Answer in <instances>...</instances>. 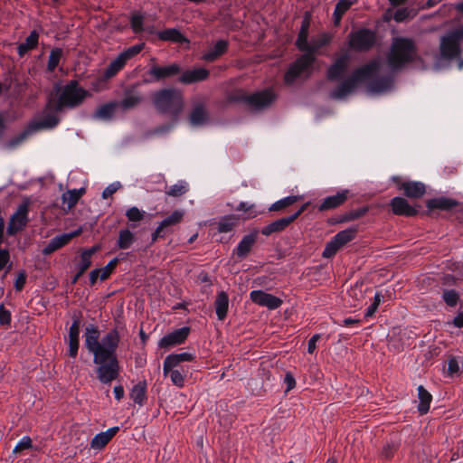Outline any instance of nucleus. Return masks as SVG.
Returning <instances> with one entry per match:
<instances>
[{
	"label": "nucleus",
	"mask_w": 463,
	"mask_h": 463,
	"mask_svg": "<svg viewBox=\"0 0 463 463\" xmlns=\"http://www.w3.org/2000/svg\"><path fill=\"white\" fill-rule=\"evenodd\" d=\"M85 346L93 354V363L98 365L97 377L102 383L109 384L119 375V365L116 351L120 341L117 329H111L100 338L99 330L89 325L84 333Z\"/></svg>",
	"instance_id": "obj_1"
},
{
	"label": "nucleus",
	"mask_w": 463,
	"mask_h": 463,
	"mask_svg": "<svg viewBox=\"0 0 463 463\" xmlns=\"http://www.w3.org/2000/svg\"><path fill=\"white\" fill-rule=\"evenodd\" d=\"M384 66L381 58L372 60L354 70L348 79L331 91L330 97L335 99H344L353 94L365 81H369L367 92L370 94H380L391 90L393 85V78L389 75L380 77L384 71Z\"/></svg>",
	"instance_id": "obj_2"
},
{
	"label": "nucleus",
	"mask_w": 463,
	"mask_h": 463,
	"mask_svg": "<svg viewBox=\"0 0 463 463\" xmlns=\"http://www.w3.org/2000/svg\"><path fill=\"white\" fill-rule=\"evenodd\" d=\"M463 43V25L447 32L440 37L439 54L434 56L432 67L439 70L461 54V43Z\"/></svg>",
	"instance_id": "obj_3"
},
{
	"label": "nucleus",
	"mask_w": 463,
	"mask_h": 463,
	"mask_svg": "<svg viewBox=\"0 0 463 463\" xmlns=\"http://www.w3.org/2000/svg\"><path fill=\"white\" fill-rule=\"evenodd\" d=\"M417 49L413 40L405 37L392 39L390 52L387 55V65L391 71H396L406 64L415 61Z\"/></svg>",
	"instance_id": "obj_4"
},
{
	"label": "nucleus",
	"mask_w": 463,
	"mask_h": 463,
	"mask_svg": "<svg viewBox=\"0 0 463 463\" xmlns=\"http://www.w3.org/2000/svg\"><path fill=\"white\" fill-rule=\"evenodd\" d=\"M307 33L299 32L296 44L299 50L307 51V52L299 57L288 68L284 77L287 84H292L298 79L307 77L311 73L315 57L311 53L310 43L307 42Z\"/></svg>",
	"instance_id": "obj_5"
},
{
	"label": "nucleus",
	"mask_w": 463,
	"mask_h": 463,
	"mask_svg": "<svg viewBox=\"0 0 463 463\" xmlns=\"http://www.w3.org/2000/svg\"><path fill=\"white\" fill-rule=\"evenodd\" d=\"M90 96V93L81 88L78 81L71 80L60 90L55 110L59 111L63 108L72 109L78 107Z\"/></svg>",
	"instance_id": "obj_6"
},
{
	"label": "nucleus",
	"mask_w": 463,
	"mask_h": 463,
	"mask_svg": "<svg viewBox=\"0 0 463 463\" xmlns=\"http://www.w3.org/2000/svg\"><path fill=\"white\" fill-rule=\"evenodd\" d=\"M154 104L161 112L176 117L183 109L184 100L181 91L165 89L154 94Z\"/></svg>",
	"instance_id": "obj_7"
},
{
	"label": "nucleus",
	"mask_w": 463,
	"mask_h": 463,
	"mask_svg": "<svg viewBox=\"0 0 463 463\" xmlns=\"http://www.w3.org/2000/svg\"><path fill=\"white\" fill-rule=\"evenodd\" d=\"M145 47V43L135 44L122 52H120L115 59H113L104 71L103 77L108 80L114 77L120 71L130 59L137 55Z\"/></svg>",
	"instance_id": "obj_8"
},
{
	"label": "nucleus",
	"mask_w": 463,
	"mask_h": 463,
	"mask_svg": "<svg viewBox=\"0 0 463 463\" xmlns=\"http://www.w3.org/2000/svg\"><path fill=\"white\" fill-rule=\"evenodd\" d=\"M29 200H24L11 215L6 230L9 235H14L26 226L29 222Z\"/></svg>",
	"instance_id": "obj_9"
},
{
	"label": "nucleus",
	"mask_w": 463,
	"mask_h": 463,
	"mask_svg": "<svg viewBox=\"0 0 463 463\" xmlns=\"http://www.w3.org/2000/svg\"><path fill=\"white\" fill-rule=\"evenodd\" d=\"M375 42V34L368 29H360L349 35L348 45L351 49L356 51H366L370 49Z\"/></svg>",
	"instance_id": "obj_10"
},
{
	"label": "nucleus",
	"mask_w": 463,
	"mask_h": 463,
	"mask_svg": "<svg viewBox=\"0 0 463 463\" xmlns=\"http://www.w3.org/2000/svg\"><path fill=\"white\" fill-rule=\"evenodd\" d=\"M130 24L135 33H146L148 34L156 33L154 21L150 15L141 13H134L131 15Z\"/></svg>",
	"instance_id": "obj_11"
},
{
	"label": "nucleus",
	"mask_w": 463,
	"mask_h": 463,
	"mask_svg": "<svg viewBox=\"0 0 463 463\" xmlns=\"http://www.w3.org/2000/svg\"><path fill=\"white\" fill-rule=\"evenodd\" d=\"M163 373L165 376H169L171 382L176 387L182 388L184 386L185 378L189 373L188 366L178 365L167 366L166 361L163 363Z\"/></svg>",
	"instance_id": "obj_12"
},
{
	"label": "nucleus",
	"mask_w": 463,
	"mask_h": 463,
	"mask_svg": "<svg viewBox=\"0 0 463 463\" xmlns=\"http://www.w3.org/2000/svg\"><path fill=\"white\" fill-rule=\"evenodd\" d=\"M250 298L253 303L270 310L279 307L282 304V300L279 298L263 290H252Z\"/></svg>",
	"instance_id": "obj_13"
},
{
	"label": "nucleus",
	"mask_w": 463,
	"mask_h": 463,
	"mask_svg": "<svg viewBox=\"0 0 463 463\" xmlns=\"http://www.w3.org/2000/svg\"><path fill=\"white\" fill-rule=\"evenodd\" d=\"M190 329L187 326L178 328L165 335H164L158 342L160 348H169L180 345L185 341L189 335Z\"/></svg>",
	"instance_id": "obj_14"
},
{
	"label": "nucleus",
	"mask_w": 463,
	"mask_h": 463,
	"mask_svg": "<svg viewBox=\"0 0 463 463\" xmlns=\"http://www.w3.org/2000/svg\"><path fill=\"white\" fill-rule=\"evenodd\" d=\"M179 71L180 67L175 63L164 67L153 65L147 72L150 78L146 79L145 82L158 81L160 80L175 75Z\"/></svg>",
	"instance_id": "obj_15"
},
{
	"label": "nucleus",
	"mask_w": 463,
	"mask_h": 463,
	"mask_svg": "<svg viewBox=\"0 0 463 463\" xmlns=\"http://www.w3.org/2000/svg\"><path fill=\"white\" fill-rule=\"evenodd\" d=\"M275 99V94L270 90H265L257 93H254L247 98L249 105L256 109H263Z\"/></svg>",
	"instance_id": "obj_16"
},
{
	"label": "nucleus",
	"mask_w": 463,
	"mask_h": 463,
	"mask_svg": "<svg viewBox=\"0 0 463 463\" xmlns=\"http://www.w3.org/2000/svg\"><path fill=\"white\" fill-rule=\"evenodd\" d=\"M257 236V231L243 236L237 247L233 250V254H235L239 259H244L255 244Z\"/></svg>",
	"instance_id": "obj_17"
},
{
	"label": "nucleus",
	"mask_w": 463,
	"mask_h": 463,
	"mask_svg": "<svg viewBox=\"0 0 463 463\" xmlns=\"http://www.w3.org/2000/svg\"><path fill=\"white\" fill-rule=\"evenodd\" d=\"M50 109V105L47 106L44 112V116L38 121H33L29 124L33 133L41 129L53 128L59 123V118L55 113H48L47 110Z\"/></svg>",
	"instance_id": "obj_18"
},
{
	"label": "nucleus",
	"mask_w": 463,
	"mask_h": 463,
	"mask_svg": "<svg viewBox=\"0 0 463 463\" xmlns=\"http://www.w3.org/2000/svg\"><path fill=\"white\" fill-rule=\"evenodd\" d=\"M350 57L344 54L329 67L327 77L329 80H337L344 75L349 66Z\"/></svg>",
	"instance_id": "obj_19"
},
{
	"label": "nucleus",
	"mask_w": 463,
	"mask_h": 463,
	"mask_svg": "<svg viewBox=\"0 0 463 463\" xmlns=\"http://www.w3.org/2000/svg\"><path fill=\"white\" fill-rule=\"evenodd\" d=\"M348 190H341L334 195L327 196L323 200L322 203L319 206V210L326 211L340 206L345 202V200L348 197Z\"/></svg>",
	"instance_id": "obj_20"
},
{
	"label": "nucleus",
	"mask_w": 463,
	"mask_h": 463,
	"mask_svg": "<svg viewBox=\"0 0 463 463\" xmlns=\"http://www.w3.org/2000/svg\"><path fill=\"white\" fill-rule=\"evenodd\" d=\"M391 207L393 213L398 215L412 216L417 213V210L402 197H394L391 201Z\"/></svg>",
	"instance_id": "obj_21"
},
{
	"label": "nucleus",
	"mask_w": 463,
	"mask_h": 463,
	"mask_svg": "<svg viewBox=\"0 0 463 463\" xmlns=\"http://www.w3.org/2000/svg\"><path fill=\"white\" fill-rule=\"evenodd\" d=\"M142 100L143 98L141 94L136 90L131 89L126 90L123 99L120 102H118V105L123 110H128L136 108Z\"/></svg>",
	"instance_id": "obj_22"
},
{
	"label": "nucleus",
	"mask_w": 463,
	"mask_h": 463,
	"mask_svg": "<svg viewBox=\"0 0 463 463\" xmlns=\"http://www.w3.org/2000/svg\"><path fill=\"white\" fill-rule=\"evenodd\" d=\"M209 76V71L204 68H196L184 71L179 80L185 84H190L203 80Z\"/></svg>",
	"instance_id": "obj_23"
},
{
	"label": "nucleus",
	"mask_w": 463,
	"mask_h": 463,
	"mask_svg": "<svg viewBox=\"0 0 463 463\" xmlns=\"http://www.w3.org/2000/svg\"><path fill=\"white\" fill-rule=\"evenodd\" d=\"M183 217H184L183 211L176 210V211L173 212L169 216L165 218L159 223V225L156 227V229L152 236L153 240L155 241L165 228L179 223L182 221Z\"/></svg>",
	"instance_id": "obj_24"
},
{
	"label": "nucleus",
	"mask_w": 463,
	"mask_h": 463,
	"mask_svg": "<svg viewBox=\"0 0 463 463\" xmlns=\"http://www.w3.org/2000/svg\"><path fill=\"white\" fill-rule=\"evenodd\" d=\"M228 42L225 40H219L215 44L203 54V60L207 61H213L222 56L228 48Z\"/></svg>",
	"instance_id": "obj_25"
},
{
	"label": "nucleus",
	"mask_w": 463,
	"mask_h": 463,
	"mask_svg": "<svg viewBox=\"0 0 463 463\" xmlns=\"http://www.w3.org/2000/svg\"><path fill=\"white\" fill-rule=\"evenodd\" d=\"M458 204V203L456 200L443 196L430 199L426 203L428 209L430 210H450L456 207Z\"/></svg>",
	"instance_id": "obj_26"
},
{
	"label": "nucleus",
	"mask_w": 463,
	"mask_h": 463,
	"mask_svg": "<svg viewBox=\"0 0 463 463\" xmlns=\"http://www.w3.org/2000/svg\"><path fill=\"white\" fill-rule=\"evenodd\" d=\"M401 189L408 197L419 198L425 194V185L420 182H404L401 185Z\"/></svg>",
	"instance_id": "obj_27"
},
{
	"label": "nucleus",
	"mask_w": 463,
	"mask_h": 463,
	"mask_svg": "<svg viewBox=\"0 0 463 463\" xmlns=\"http://www.w3.org/2000/svg\"><path fill=\"white\" fill-rule=\"evenodd\" d=\"M235 210L241 212V214H240L238 218H241L242 220L253 219L262 213L256 204L246 202H241Z\"/></svg>",
	"instance_id": "obj_28"
},
{
	"label": "nucleus",
	"mask_w": 463,
	"mask_h": 463,
	"mask_svg": "<svg viewBox=\"0 0 463 463\" xmlns=\"http://www.w3.org/2000/svg\"><path fill=\"white\" fill-rule=\"evenodd\" d=\"M129 396L135 403L142 406L146 401V383L142 381L135 384L130 391Z\"/></svg>",
	"instance_id": "obj_29"
},
{
	"label": "nucleus",
	"mask_w": 463,
	"mask_h": 463,
	"mask_svg": "<svg viewBox=\"0 0 463 463\" xmlns=\"http://www.w3.org/2000/svg\"><path fill=\"white\" fill-rule=\"evenodd\" d=\"M215 311L218 318L220 320H223L227 315L228 307H229V298L228 295L224 291H221L218 293L215 299Z\"/></svg>",
	"instance_id": "obj_30"
},
{
	"label": "nucleus",
	"mask_w": 463,
	"mask_h": 463,
	"mask_svg": "<svg viewBox=\"0 0 463 463\" xmlns=\"http://www.w3.org/2000/svg\"><path fill=\"white\" fill-rule=\"evenodd\" d=\"M418 397L420 400L418 411L420 414H425L430 410L432 396L422 385H420L418 387Z\"/></svg>",
	"instance_id": "obj_31"
},
{
	"label": "nucleus",
	"mask_w": 463,
	"mask_h": 463,
	"mask_svg": "<svg viewBox=\"0 0 463 463\" xmlns=\"http://www.w3.org/2000/svg\"><path fill=\"white\" fill-rule=\"evenodd\" d=\"M195 359V355L192 353L184 352L179 354H168L164 361H166L167 366H175V364L183 365L184 362H191Z\"/></svg>",
	"instance_id": "obj_32"
},
{
	"label": "nucleus",
	"mask_w": 463,
	"mask_h": 463,
	"mask_svg": "<svg viewBox=\"0 0 463 463\" xmlns=\"http://www.w3.org/2000/svg\"><path fill=\"white\" fill-rule=\"evenodd\" d=\"M118 107V102H109L101 105L95 112L94 117L102 120L111 119Z\"/></svg>",
	"instance_id": "obj_33"
},
{
	"label": "nucleus",
	"mask_w": 463,
	"mask_h": 463,
	"mask_svg": "<svg viewBox=\"0 0 463 463\" xmlns=\"http://www.w3.org/2000/svg\"><path fill=\"white\" fill-rule=\"evenodd\" d=\"M136 241L135 233L128 229L119 231L117 245L121 250L129 249Z\"/></svg>",
	"instance_id": "obj_34"
},
{
	"label": "nucleus",
	"mask_w": 463,
	"mask_h": 463,
	"mask_svg": "<svg viewBox=\"0 0 463 463\" xmlns=\"http://www.w3.org/2000/svg\"><path fill=\"white\" fill-rule=\"evenodd\" d=\"M208 120V115L203 106L199 105L194 108L190 115V123L194 127L203 126Z\"/></svg>",
	"instance_id": "obj_35"
},
{
	"label": "nucleus",
	"mask_w": 463,
	"mask_h": 463,
	"mask_svg": "<svg viewBox=\"0 0 463 463\" xmlns=\"http://www.w3.org/2000/svg\"><path fill=\"white\" fill-rule=\"evenodd\" d=\"M333 38V34L330 33L323 32L313 37L310 42L311 53L317 52L323 46L327 45Z\"/></svg>",
	"instance_id": "obj_36"
},
{
	"label": "nucleus",
	"mask_w": 463,
	"mask_h": 463,
	"mask_svg": "<svg viewBox=\"0 0 463 463\" xmlns=\"http://www.w3.org/2000/svg\"><path fill=\"white\" fill-rule=\"evenodd\" d=\"M84 193V188L69 190L62 194V203L67 204L68 208L70 209L78 203L79 199L83 195Z\"/></svg>",
	"instance_id": "obj_37"
},
{
	"label": "nucleus",
	"mask_w": 463,
	"mask_h": 463,
	"mask_svg": "<svg viewBox=\"0 0 463 463\" xmlns=\"http://www.w3.org/2000/svg\"><path fill=\"white\" fill-rule=\"evenodd\" d=\"M159 39L175 43L186 42V39L176 29L170 28L157 33Z\"/></svg>",
	"instance_id": "obj_38"
},
{
	"label": "nucleus",
	"mask_w": 463,
	"mask_h": 463,
	"mask_svg": "<svg viewBox=\"0 0 463 463\" xmlns=\"http://www.w3.org/2000/svg\"><path fill=\"white\" fill-rule=\"evenodd\" d=\"M353 5V2L350 0H340L335 7L334 11V24L338 25L343 15L350 9Z\"/></svg>",
	"instance_id": "obj_39"
},
{
	"label": "nucleus",
	"mask_w": 463,
	"mask_h": 463,
	"mask_svg": "<svg viewBox=\"0 0 463 463\" xmlns=\"http://www.w3.org/2000/svg\"><path fill=\"white\" fill-rule=\"evenodd\" d=\"M237 219L238 218L234 215H226L221 218L216 223L218 232L223 233L232 231L236 224Z\"/></svg>",
	"instance_id": "obj_40"
},
{
	"label": "nucleus",
	"mask_w": 463,
	"mask_h": 463,
	"mask_svg": "<svg viewBox=\"0 0 463 463\" xmlns=\"http://www.w3.org/2000/svg\"><path fill=\"white\" fill-rule=\"evenodd\" d=\"M33 134V129L28 125V127L18 136L14 137V138L10 139L5 144V147L7 149H13L16 146H18L20 144H22L29 136Z\"/></svg>",
	"instance_id": "obj_41"
},
{
	"label": "nucleus",
	"mask_w": 463,
	"mask_h": 463,
	"mask_svg": "<svg viewBox=\"0 0 463 463\" xmlns=\"http://www.w3.org/2000/svg\"><path fill=\"white\" fill-rule=\"evenodd\" d=\"M187 191H188V184L184 180H180L176 184L169 186L165 190V194L172 197H179V196L184 194Z\"/></svg>",
	"instance_id": "obj_42"
},
{
	"label": "nucleus",
	"mask_w": 463,
	"mask_h": 463,
	"mask_svg": "<svg viewBox=\"0 0 463 463\" xmlns=\"http://www.w3.org/2000/svg\"><path fill=\"white\" fill-rule=\"evenodd\" d=\"M301 197L297 195H291L284 197L277 202H275L271 206L269 207V211H279L285 207H288L294 203H296L298 200H299Z\"/></svg>",
	"instance_id": "obj_43"
},
{
	"label": "nucleus",
	"mask_w": 463,
	"mask_h": 463,
	"mask_svg": "<svg viewBox=\"0 0 463 463\" xmlns=\"http://www.w3.org/2000/svg\"><path fill=\"white\" fill-rule=\"evenodd\" d=\"M354 238V232L351 230L341 231L336 233L332 239L340 246L343 247L345 243L352 241Z\"/></svg>",
	"instance_id": "obj_44"
},
{
	"label": "nucleus",
	"mask_w": 463,
	"mask_h": 463,
	"mask_svg": "<svg viewBox=\"0 0 463 463\" xmlns=\"http://www.w3.org/2000/svg\"><path fill=\"white\" fill-rule=\"evenodd\" d=\"M348 296L350 298H354V301L350 302V304L354 307H358L364 298V293L363 291V288H362V287H358V286L352 288L348 291Z\"/></svg>",
	"instance_id": "obj_45"
},
{
	"label": "nucleus",
	"mask_w": 463,
	"mask_h": 463,
	"mask_svg": "<svg viewBox=\"0 0 463 463\" xmlns=\"http://www.w3.org/2000/svg\"><path fill=\"white\" fill-rule=\"evenodd\" d=\"M80 233H81V229L80 228V229H78L74 232H69V233H63V234L57 235L53 239L58 243V246H60L61 248V247L65 246L66 244H68L72 238L80 235Z\"/></svg>",
	"instance_id": "obj_46"
},
{
	"label": "nucleus",
	"mask_w": 463,
	"mask_h": 463,
	"mask_svg": "<svg viewBox=\"0 0 463 463\" xmlns=\"http://www.w3.org/2000/svg\"><path fill=\"white\" fill-rule=\"evenodd\" d=\"M91 265V257L89 253L83 250L80 256V261L77 264V269H79V275H82Z\"/></svg>",
	"instance_id": "obj_47"
},
{
	"label": "nucleus",
	"mask_w": 463,
	"mask_h": 463,
	"mask_svg": "<svg viewBox=\"0 0 463 463\" xmlns=\"http://www.w3.org/2000/svg\"><path fill=\"white\" fill-rule=\"evenodd\" d=\"M109 439H108L107 435H105L104 432H99L91 439L90 447L94 449H100L104 448L109 443Z\"/></svg>",
	"instance_id": "obj_48"
},
{
	"label": "nucleus",
	"mask_w": 463,
	"mask_h": 463,
	"mask_svg": "<svg viewBox=\"0 0 463 463\" xmlns=\"http://www.w3.org/2000/svg\"><path fill=\"white\" fill-rule=\"evenodd\" d=\"M146 212L139 210L137 207L133 206L127 210L126 216L129 222H139L145 216Z\"/></svg>",
	"instance_id": "obj_49"
},
{
	"label": "nucleus",
	"mask_w": 463,
	"mask_h": 463,
	"mask_svg": "<svg viewBox=\"0 0 463 463\" xmlns=\"http://www.w3.org/2000/svg\"><path fill=\"white\" fill-rule=\"evenodd\" d=\"M415 13L412 9H409L407 7H402L397 9L393 14V19L396 22H402L408 18L413 17Z\"/></svg>",
	"instance_id": "obj_50"
},
{
	"label": "nucleus",
	"mask_w": 463,
	"mask_h": 463,
	"mask_svg": "<svg viewBox=\"0 0 463 463\" xmlns=\"http://www.w3.org/2000/svg\"><path fill=\"white\" fill-rule=\"evenodd\" d=\"M61 55L62 51L61 49H54L51 52L48 61V69L50 71H53L58 66Z\"/></svg>",
	"instance_id": "obj_51"
},
{
	"label": "nucleus",
	"mask_w": 463,
	"mask_h": 463,
	"mask_svg": "<svg viewBox=\"0 0 463 463\" xmlns=\"http://www.w3.org/2000/svg\"><path fill=\"white\" fill-rule=\"evenodd\" d=\"M443 300L449 307H455L458 300V294L455 290H445L442 295Z\"/></svg>",
	"instance_id": "obj_52"
},
{
	"label": "nucleus",
	"mask_w": 463,
	"mask_h": 463,
	"mask_svg": "<svg viewBox=\"0 0 463 463\" xmlns=\"http://www.w3.org/2000/svg\"><path fill=\"white\" fill-rule=\"evenodd\" d=\"M341 247L332 239L328 241L324 249L323 257L331 258Z\"/></svg>",
	"instance_id": "obj_53"
},
{
	"label": "nucleus",
	"mask_w": 463,
	"mask_h": 463,
	"mask_svg": "<svg viewBox=\"0 0 463 463\" xmlns=\"http://www.w3.org/2000/svg\"><path fill=\"white\" fill-rule=\"evenodd\" d=\"M294 220L291 216L276 220L275 222H271L273 225L272 228H274L275 232H280L284 230L287 226H288Z\"/></svg>",
	"instance_id": "obj_54"
},
{
	"label": "nucleus",
	"mask_w": 463,
	"mask_h": 463,
	"mask_svg": "<svg viewBox=\"0 0 463 463\" xmlns=\"http://www.w3.org/2000/svg\"><path fill=\"white\" fill-rule=\"evenodd\" d=\"M118 263V259L115 258L111 260L104 268L99 269H100V279L105 280L109 277L112 270L116 268Z\"/></svg>",
	"instance_id": "obj_55"
},
{
	"label": "nucleus",
	"mask_w": 463,
	"mask_h": 463,
	"mask_svg": "<svg viewBox=\"0 0 463 463\" xmlns=\"http://www.w3.org/2000/svg\"><path fill=\"white\" fill-rule=\"evenodd\" d=\"M39 35L36 31H32L26 37L25 42L23 43L29 50L33 49L38 44Z\"/></svg>",
	"instance_id": "obj_56"
},
{
	"label": "nucleus",
	"mask_w": 463,
	"mask_h": 463,
	"mask_svg": "<svg viewBox=\"0 0 463 463\" xmlns=\"http://www.w3.org/2000/svg\"><path fill=\"white\" fill-rule=\"evenodd\" d=\"M80 326L79 322L75 320L69 329V340L79 341Z\"/></svg>",
	"instance_id": "obj_57"
},
{
	"label": "nucleus",
	"mask_w": 463,
	"mask_h": 463,
	"mask_svg": "<svg viewBox=\"0 0 463 463\" xmlns=\"http://www.w3.org/2000/svg\"><path fill=\"white\" fill-rule=\"evenodd\" d=\"M31 447H32V440H31L30 437L24 436L17 443L14 451H21V450L29 449Z\"/></svg>",
	"instance_id": "obj_58"
},
{
	"label": "nucleus",
	"mask_w": 463,
	"mask_h": 463,
	"mask_svg": "<svg viewBox=\"0 0 463 463\" xmlns=\"http://www.w3.org/2000/svg\"><path fill=\"white\" fill-rule=\"evenodd\" d=\"M120 187V184L118 182L112 183L109 185H108L102 192V197L104 199L109 198L114 193L118 191V189Z\"/></svg>",
	"instance_id": "obj_59"
},
{
	"label": "nucleus",
	"mask_w": 463,
	"mask_h": 463,
	"mask_svg": "<svg viewBox=\"0 0 463 463\" xmlns=\"http://www.w3.org/2000/svg\"><path fill=\"white\" fill-rule=\"evenodd\" d=\"M446 325H453L458 328L463 327V309L458 312L457 316L453 318L452 321L446 322Z\"/></svg>",
	"instance_id": "obj_60"
},
{
	"label": "nucleus",
	"mask_w": 463,
	"mask_h": 463,
	"mask_svg": "<svg viewBox=\"0 0 463 463\" xmlns=\"http://www.w3.org/2000/svg\"><path fill=\"white\" fill-rule=\"evenodd\" d=\"M11 322V314L10 312L4 307L3 305L0 306V324L8 325Z\"/></svg>",
	"instance_id": "obj_61"
},
{
	"label": "nucleus",
	"mask_w": 463,
	"mask_h": 463,
	"mask_svg": "<svg viewBox=\"0 0 463 463\" xmlns=\"http://www.w3.org/2000/svg\"><path fill=\"white\" fill-rule=\"evenodd\" d=\"M61 249L60 246H58V243L55 241V240L52 238L49 243L43 248V253L44 255H49L52 252H54L55 250Z\"/></svg>",
	"instance_id": "obj_62"
},
{
	"label": "nucleus",
	"mask_w": 463,
	"mask_h": 463,
	"mask_svg": "<svg viewBox=\"0 0 463 463\" xmlns=\"http://www.w3.org/2000/svg\"><path fill=\"white\" fill-rule=\"evenodd\" d=\"M61 249L60 246H58V243L55 241V240L52 238L49 243L43 248V253L44 255H49L52 252H54L55 250Z\"/></svg>",
	"instance_id": "obj_63"
},
{
	"label": "nucleus",
	"mask_w": 463,
	"mask_h": 463,
	"mask_svg": "<svg viewBox=\"0 0 463 463\" xmlns=\"http://www.w3.org/2000/svg\"><path fill=\"white\" fill-rule=\"evenodd\" d=\"M26 281L24 272H20L14 280V288L17 291L22 290Z\"/></svg>",
	"instance_id": "obj_64"
}]
</instances>
